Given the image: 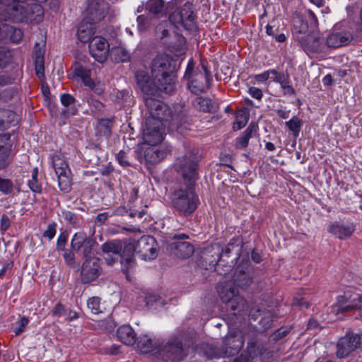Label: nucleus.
<instances>
[{"instance_id":"f257e3e1","label":"nucleus","mask_w":362,"mask_h":362,"mask_svg":"<svg viewBox=\"0 0 362 362\" xmlns=\"http://www.w3.org/2000/svg\"><path fill=\"white\" fill-rule=\"evenodd\" d=\"M150 117L146 119L144 138L151 146H156L163 139L164 128L168 124L173 130L183 134L191 124V119L182 107H178L172 114L168 106L158 100H146Z\"/></svg>"},{"instance_id":"f03ea898","label":"nucleus","mask_w":362,"mask_h":362,"mask_svg":"<svg viewBox=\"0 0 362 362\" xmlns=\"http://www.w3.org/2000/svg\"><path fill=\"white\" fill-rule=\"evenodd\" d=\"M230 252L231 250H222L221 254L217 255L218 259L211 261V263L216 266V270L220 274H222V272L220 271L221 267L225 268L223 269V272L226 274L231 269L235 263L238 262L239 264L233 276V282L238 287L246 288L252 284L253 279L248 253L247 252L246 254V258L243 257V253L238 254V257H236L238 254H235L233 257L230 258Z\"/></svg>"},{"instance_id":"7ed1b4c3","label":"nucleus","mask_w":362,"mask_h":362,"mask_svg":"<svg viewBox=\"0 0 362 362\" xmlns=\"http://www.w3.org/2000/svg\"><path fill=\"white\" fill-rule=\"evenodd\" d=\"M243 336L240 332L228 334L223 340L221 348L214 345L206 346L204 353L209 358L230 357L237 354L243 347Z\"/></svg>"},{"instance_id":"20e7f679","label":"nucleus","mask_w":362,"mask_h":362,"mask_svg":"<svg viewBox=\"0 0 362 362\" xmlns=\"http://www.w3.org/2000/svg\"><path fill=\"white\" fill-rule=\"evenodd\" d=\"M136 83L141 91L148 98V99L155 100L153 98L157 97L161 92L165 93H171L175 88L170 83H165L163 81H156L153 78H150L148 74L143 70H139L135 74Z\"/></svg>"},{"instance_id":"39448f33","label":"nucleus","mask_w":362,"mask_h":362,"mask_svg":"<svg viewBox=\"0 0 362 362\" xmlns=\"http://www.w3.org/2000/svg\"><path fill=\"white\" fill-rule=\"evenodd\" d=\"M197 150L189 146H185L183 155L177 158L175 166L181 171L185 180L192 182L197 178Z\"/></svg>"},{"instance_id":"423d86ee","label":"nucleus","mask_w":362,"mask_h":362,"mask_svg":"<svg viewBox=\"0 0 362 362\" xmlns=\"http://www.w3.org/2000/svg\"><path fill=\"white\" fill-rule=\"evenodd\" d=\"M169 20L177 28H183L191 33H194L197 30V24L193 6L189 2L185 3L180 9L173 11L170 15Z\"/></svg>"},{"instance_id":"0eeeda50","label":"nucleus","mask_w":362,"mask_h":362,"mask_svg":"<svg viewBox=\"0 0 362 362\" xmlns=\"http://www.w3.org/2000/svg\"><path fill=\"white\" fill-rule=\"evenodd\" d=\"M197 200V197L191 188L180 189L172 194L173 206L185 215L191 214L195 211Z\"/></svg>"},{"instance_id":"6e6552de","label":"nucleus","mask_w":362,"mask_h":362,"mask_svg":"<svg viewBox=\"0 0 362 362\" xmlns=\"http://www.w3.org/2000/svg\"><path fill=\"white\" fill-rule=\"evenodd\" d=\"M151 77L156 81H162L170 83L175 88V75L170 70V62L167 55L161 54L156 57L151 65Z\"/></svg>"},{"instance_id":"1a4fd4ad","label":"nucleus","mask_w":362,"mask_h":362,"mask_svg":"<svg viewBox=\"0 0 362 362\" xmlns=\"http://www.w3.org/2000/svg\"><path fill=\"white\" fill-rule=\"evenodd\" d=\"M52 166L58 178L59 189L66 193L71 190L72 185L71 172L68 164L60 154L55 153L52 158Z\"/></svg>"},{"instance_id":"9d476101","label":"nucleus","mask_w":362,"mask_h":362,"mask_svg":"<svg viewBox=\"0 0 362 362\" xmlns=\"http://www.w3.org/2000/svg\"><path fill=\"white\" fill-rule=\"evenodd\" d=\"M86 259L81 270V279L83 284H88L98 278L102 272L98 257L92 256L91 250H83Z\"/></svg>"},{"instance_id":"9b49d317","label":"nucleus","mask_w":362,"mask_h":362,"mask_svg":"<svg viewBox=\"0 0 362 362\" xmlns=\"http://www.w3.org/2000/svg\"><path fill=\"white\" fill-rule=\"evenodd\" d=\"M0 3L6 6L9 18L14 22L27 21L28 16V4L23 0H0Z\"/></svg>"},{"instance_id":"f8f14e48","label":"nucleus","mask_w":362,"mask_h":362,"mask_svg":"<svg viewBox=\"0 0 362 362\" xmlns=\"http://www.w3.org/2000/svg\"><path fill=\"white\" fill-rule=\"evenodd\" d=\"M163 360L180 361L187 355L186 350L177 337L170 339L160 350Z\"/></svg>"},{"instance_id":"ddd939ff","label":"nucleus","mask_w":362,"mask_h":362,"mask_svg":"<svg viewBox=\"0 0 362 362\" xmlns=\"http://www.w3.org/2000/svg\"><path fill=\"white\" fill-rule=\"evenodd\" d=\"M73 72L75 76L80 78L83 84L91 89L94 88V81L90 78L91 69L89 59L83 56L72 65Z\"/></svg>"},{"instance_id":"4468645a","label":"nucleus","mask_w":362,"mask_h":362,"mask_svg":"<svg viewBox=\"0 0 362 362\" xmlns=\"http://www.w3.org/2000/svg\"><path fill=\"white\" fill-rule=\"evenodd\" d=\"M89 51L97 62L103 63L109 53V43L101 36L93 37L89 42Z\"/></svg>"},{"instance_id":"2eb2a0df","label":"nucleus","mask_w":362,"mask_h":362,"mask_svg":"<svg viewBox=\"0 0 362 362\" xmlns=\"http://www.w3.org/2000/svg\"><path fill=\"white\" fill-rule=\"evenodd\" d=\"M204 72L196 74L194 77L190 78L187 86L189 90L196 95L204 93L209 88L211 74L209 70L203 66Z\"/></svg>"},{"instance_id":"dca6fc26","label":"nucleus","mask_w":362,"mask_h":362,"mask_svg":"<svg viewBox=\"0 0 362 362\" xmlns=\"http://www.w3.org/2000/svg\"><path fill=\"white\" fill-rule=\"evenodd\" d=\"M361 344V337L358 334H348L341 338L337 343V356L339 358H344L351 351L357 349Z\"/></svg>"},{"instance_id":"f3484780","label":"nucleus","mask_w":362,"mask_h":362,"mask_svg":"<svg viewBox=\"0 0 362 362\" xmlns=\"http://www.w3.org/2000/svg\"><path fill=\"white\" fill-rule=\"evenodd\" d=\"M103 258L109 265H112L118 259H120L122 265H134V260L132 250H103Z\"/></svg>"},{"instance_id":"a211bd4d","label":"nucleus","mask_w":362,"mask_h":362,"mask_svg":"<svg viewBox=\"0 0 362 362\" xmlns=\"http://www.w3.org/2000/svg\"><path fill=\"white\" fill-rule=\"evenodd\" d=\"M355 230V226L352 223L334 221L331 223L327 231L339 239L344 240L351 236Z\"/></svg>"},{"instance_id":"6ab92c4d","label":"nucleus","mask_w":362,"mask_h":362,"mask_svg":"<svg viewBox=\"0 0 362 362\" xmlns=\"http://www.w3.org/2000/svg\"><path fill=\"white\" fill-rule=\"evenodd\" d=\"M299 42L307 53L321 52L323 49L322 40L314 35H308L300 37Z\"/></svg>"},{"instance_id":"aec40b11","label":"nucleus","mask_w":362,"mask_h":362,"mask_svg":"<svg viewBox=\"0 0 362 362\" xmlns=\"http://www.w3.org/2000/svg\"><path fill=\"white\" fill-rule=\"evenodd\" d=\"M249 315L255 320L260 317L259 324L263 330H267L270 328L273 319L276 317L271 310L262 311L259 308H252L250 311Z\"/></svg>"},{"instance_id":"412c9836","label":"nucleus","mask_w":362,"mask_h":362,"mask_svg":"<svg viewBox=\"0 0 362 362\" xmlns=\"http://www.w3.org/2000/svg\"><path fill=\"white\" fill-rule=\"evenodd\" d=\"M351 40V35L347 32L332 33L327 36L326 45L331 48H337L349 44Z\"/></svg>"},{"instance_id":"4be33fe9","label":"nucleus","mask_w":362,"mask_h":362,"mask_svg":"<svg viewBox=\"0 0 362 362\" xmlns=\"http://www.w3.org/2000/svg\"><path fill=\"white\" fill-rule=\"evenodd\" d=\"M107 6L104 2L98 0H90L87 7V12L90 15V20L95 22L104 18Z\"/></svg>"},{"instance_id":"5701e85b","label":"nucleus","mask_w":362,"mask_h":362,"mask_svg":"<svg viewBox=\"0 0 362 362\" xmlns=\"http://www.w3.org/2000/svg\"><path fill=\"white\" fill-rule=\"evenodd\" d=\"M118 339L123 344L131 346L136 342V334L129 325H122L117 331Z\"/></svg>"},{"instance_id":"b1692460","label":"nucleus","mask_w":362,"mask_h":362,"mask_svg":"<svg viewBox=\"0 0 362 362\" xmlns=\"http://www.w3.org/2000/svg\"><path fill=\"white\" fill-rule=\"evenodd\" d=\"M218 292L221 300L226 304L232 298L239 296L238 289L228 283H221L218 287Z\"/></svg>"},{"instance_id":"393cba45","label":"nucleus","mask_w":362,"mask_h":362,"mask_svg":"<svg viewBox=\"0 0 362 362\" xmlns=\"http://www.w3.org/2000/svg\"><path fill=\"white\" fill-rule=\"evenodd\" d=\"M18 120L17 115L8 109L0 108V130H5L14 125Z\"/></svg>"},{"instance_id":"a878e982","label":"nucleus","mask_w":362,"mask_h":362,"mask_svg":"<svg viewBox=\"0 0 362 362\" xmlns=\"http://www.w3.org/2000/svg\"><path fill=\"white\" fill-rule=\"evenodd\" d=\"M94 34L93 24L83 20L78 28L77 35L78 40L82 42H90Z\"/></svg>"},{"instance_id":"bb28decb","label":"nucleus","mask_w":362,"mask_h":362,"mask_svg":"<svg viewBox=\"0 0 362 362\" xmlns=\"http://www.w3.org/2000/svg\"><path fill=\"white\" fill-rule=\"evenodd\" d=\"M226 308L231 315H241L247 310L246 301L240 296H236L226 303Z\"/></svg>"},{"instance_id":"cd10ccee","label":"nucleus","mask_w":362,"mask_h":362,"mask_svg":"<svg viewBox=\"0 0 362 362\" xmlns=\"http://www.w3.org/2000/svg\"><path fill=\"white\" fill-rule=\"evenodd\" d=\"M189 236L185 233L175 234L170 240V249H189L194 246L189 241H187Z\"/></svg>"},{"instance_id":"c85d7f7f","label":"nucleus","mask_w":362,"mask_h":362,"mask_svg":"<svg viewBox=\"0 0 362 362\" xmlns=\"http://www.w3.org/2000/svg\"><path fill=\"white\" fill-rule=\"evenodd\" d=\"M257 125L255 124H250L244 131L243 134L236 139V148L240 149L246 148L248 145L250 139L252 136L253 133L257 132Z\"/></svg>"},{"instance_id":"c756f323","label":"nucleus","mask_w":362,"mask_h":362,"mask_svg":"<svg viewBox=\"0 0 362 362\" xmlns=\"http://www.w3.org/2000/svg\"><path fill=\"white\" fill-rule=\"evenodd\" d=\"M10 136L8 134H0V170L6 168L8 165L9 149L6 146V144Z\"/></svg>"},{"instance_id":"7c9ffc66","label":"nucleus","mask_w":362,"mask_h":362,"mask_svg":"<svg viewBox=\"0 0 362 362\" xmlns=\"http://www.w3.org/2000/svg\"><path fill=\"white\" fill-rule=\"evenodd\" d=\"M164 156V152L156 146H151L144 152V158L149 163H156L163 159Z\"/></svg>"},{"instance_id":"2f4dec72","label":"nucleus","mask_w":362,"mask_h":362,"mask_svg":"<svg viewBox=\"0 0 362 362\" xmlns=\"http://www.w3.org/2000/svg\"><path fill=\"white\" fill-rule=\"evenodd\" d=\"M264 351L265 350L263 346L259 344L255 338L248 340L245 354L251 358L253 361L258 356L262 355Z\"/></svg>"},{"instance_id":"473e14b6","label":"nucleus","mask_w":362,"mask_h":362,"mask_svg":"<svg viewBox=\"0 0 362 362\" xmlns=\"http://www.w3.org/2000/svg\"><path fill=\"white\" fill-rule=\"evenodd\" d=\"M44 16V9L38 4H28V16L27 21L37 23L40 22Z\"/></svg>"},{"instance_id":"72a5a7b5","label":"nucleus","mask_w":362,"mask_h":362,"mask_svg":"<svg viewBox=\"0 0 362 362\" xmlns=\"http://www.w3.org/2000/svg\"><path fill=\"white\" fill-rule=\"evenodd\" d=\"M146 9L156 16H163L165 11L163 0H149L146 4Z\"/></svg>"},{"instance_id":"f704fd0d","label":"nucleus","mask_w":362,"mask_h":362,"mask_svg":"<svg viewBox=\"0 0 362 362\" xmlns=\"http://www.w3.org/2000/svg\"><path fill=\"white\" fill-rule=\"evenodd\" d=\"M310 28L307 20L301 15H296L293 18V30L296 33L305 34Z\"/></svg>"},{"instance_id":"c9c22d12","label":"nucleus","mask_w":362,"mask_h":362,"mask_svg":"<svg viewBox=\"0 0 362 362\" xmlns=\"http://www.w3.org/2000/svg\"><path fill=\"white\" fill-rule=\"evenodd\" d=\"M249 119V113L246 110L242 109L237 111L235 114V121L233 124L235 130H239L244 127Z\"/></svg>"},{"instance_id":"e433bc0d","label":"nucleus","mask_w":362,"mask_h":362,"mask_svg":"<svg viewBox=\"0 0 362 362\" xmlns=\"http://www.w3.org/2000/svg\"><path fill=\"white\" fill-rule=\"evenodd\" d=\"M194 105L197 109L205 112H210L214 110V106L209 98L198 97L194 100Z\"/></svg>"},{"instance_id":"4c0bfd02","label":"nucleus","mask_w":362,"mask_h":362,"mask_svg":"<svg viewBox=\"0 0 362 362\" xmlns=\"http://www.w3.org/2000/svg\"><path fill=\"white\" fill-rule=\"evenodd\" d=\"M111 54L116 62H124L129 59L130 54L122 47H114L111 50Z\"/></svg>"},{"instance_id":"58836bf2","label":"nucleus","mask_w":362,"mask_h":362,"mask_svg":"<svg viewBox=\"0 0 362 362\" xmlns=\"http://www.w3.org/2000/svg\"><path fill=\"white\" fill-rule=\"evenodd\" d=\"M62 214L64 219L74 228H78L80 226L81 217L78 214L66 209L62 210Z\"/></svg>"},{"instance_id":"ea45409f","label":"nucleus","mask_w":362,"mask_h":362,"mask_svg":"<svg viewBox=\"0 0 362 362\" xmlns=\"http://www.w3.org/2000/svg\"><path fill=\"white\" fill-rule=\"evenodd\" d=\"M153 346V341L148 336L144 335L139 338L137 347L141 353L146 354L151 351Z\"/></svg>"},{"instance_id":"a19ab883","label":"nucleus","mask_w":362,"mask_h":362,"mask_svg":"<svg viewBox=\"0 0 362 362\" xmlns=\"http://www.w3.org/2000/svg\"><path fill=\"white\" fill-rule=\"evenodd\" d=\"M354 309L358 310L359 313L362 315V296L354 294L351 303L342 307V311H349Z\"/></svg>"},{"instance_id":"79ce46f5","label":"nucleus","mask_w":362,"mask_h":362,"mask_svg":"<svg viewBox=\"0 0 362 362\" xmlns=\"http://www.w3.org/2000/svg\"><path fill=\"white\" fill-rule=\"evenodd\" d=\"M38 170L37 168H35L32 170L31 179L28 180V185L30 189L35 193H40L42 190L41 184L37 180Z\"/></svg>"},{"instance_id":"37998d69","label":"nucleus","mask_w":362,"mask_h":362,"mask_svg":"<svg viewBox=\"0 0 362 362\" xmlns=\"http://www.w3.org/2000/svg\"><path fill=\"white\" fill-rule=\"evenodd\" d=\"M134 257L137 255L144 261H150L154 259L158 256L157 250H132Z\"/></svg>"},{"instance_id":"c03bdc74","label":"nucleus","mask_w":362,"mask_h":362,"mask_svg":"<svg viewBox=\"0 0 362 362\" xmlns=\"http://www.w3.org/2000/svg\"><path fill=\"white\" fill-rule=\"evenodd\" d=\"M86 235L83 233H76L71 240V249H83Z\"/></svg>"},{"instance_id":"a18cd8bd","label":"nucleus","mask_w":362,"mask_h":362,"mask_svg":"<svg viewBox=\"0 0 362 362\" xmlns=\"http://www.w3.org/2000/svg\"><path fill=\"white\" fill-rule=\"evenodd\" d=\"M278 83L280 84L281 88L283 89L284 95H293L295 94V90L289 84V78L288 76L284 74Z\"/></svg>"},{"instance_id":"49530a36","label":"nucleus","mask_w":362,"mask_h":362,"mask_svg":"<svg viewBox=\"0 0 362 362\" xmlns=\"http://www.w3.org/2000/svg\"><path fill=\"white\" fill-rule=\"evenodd\" d=\"M286 125L293 132L295 137L299 135L301 128V122L298 117H293L290 120L286 122Z\"/></svg>"},{"instance_id":"de8ad7c7","label":"nucleus","mask_w":362,"mask_h":362,"mask_svg":"<svg viewBox=\"0 0 362 362\" xmlns=\"http://www.w3.org/2000/svg\"><path fill=\"white\" fill-rule=\"evenodd\" d=\"M87 306L93 314H98L102 312L100 308V299L98 297L90 298L87 301Z\"/></svg>"},{"instance_id":"09e8293b","label":"nucleus","mask_w":362,"mask_h":362,"mask_svg":"<svg viewBox=\"0 0 362 362\" xmlns=\"http://www.w3.org/2000/svg\"><path fill=\"white\" fill-rule=\"evenodd\" d=\"M7 32L11 41L14 43H18L23 37V32L21 29L9 27L7 28Z\"/></svg>"},{"instance_id":"8fccbe9b","label":"nucleus","mask_w":362,"mask_h":362,"mask_svg":"<svg viewBox=\"0 0 362 362\" xmlns=\"http://www.w3.org/2000/svg\"><path fill=\"white\" fill-rule=\"evenodd\" d=\"M354 295L351 294L349 292H344V295L337 297V303L339 304V310L342 311V307L345 306L351 302V299Z\"/></svg>"},{"instance_id":"3c124183","label":"nucleus","mask_w":362,"mask_h":362,"mask_svg":"<svg viewBox=\"0 0 362 362\" xmlns=\"http://www.w3.org/2000/svg\"><path fill=\"white\" fill-rule=\"evenodd\" d=\"M13 189V184L8 179H2L0 177V191L8 194L11 193Z\"/></svg>"},{"instance_id":"603ef678","label":"nucleus","mask_w":362,"mask_h":362,"mask_svg":"<svg viewBox=\"0 0 362 362\" xmlns=\"http://www.w3.org/2000/svg\"><path fill=\"white\" fill-rule=\"evenodd\" d=\"M57 223L53 222L48 225L47 229L43 233V236L47 238L49 240L52 239L57 231Z\"/></svg>"},{"instance_id":"864d4df0","label":"nucleus","mask_w":362,"mask_h":362,"mask_svg":"<svg viewBox=\"0 0 362 362\" xmlns=\"http://www.w3.org/2000/svg\"><path fill=\"white\" fill-rule=\"evenodd\" d=\"M28 324V319L26 318L25 317H21V320L16 322V325L14 329L16 335H18L21 333H22Z\"/></svg>"},{"instance_id":"5fc2aeb1","label":"nucleus","mask_w":362,"mask_h":362,"mask_svg":"<svg viewBox=\"0 0 362 362\" xmlns=\"http://www.w3.org/2000/svg\"><path fill=\"white\" fill-rule=\"evenodd\" d=\"M194 63L192 59H189L187 64V69L185 70L184 77L187 79H190L192 77H194V75L197 74V72H194Z\"/></svg>"},{"instance_id":"6e6d98bb","label":"nucleus","mask_w":362,"mask_h":362,"mask_svg":"<svg viewBox=\"0 0 362 362\" xmlns=\"http://www.w3.org/2000/svg\"><path fill=\"white\" fill-rule=\"evenodd\" d=\"M60 101L64 107H68L75 103V98L69 93H63L60 95Z\"/></svg>"},{"instance_id":"4d7b16f0","label":"nucleus","mask_w":362,"mask_h":362,"mask_svg":"<svg viewBox=\"0 0 362 362\" xmlns=\"http://www.w3.org/2000/svg\"><path fill=\"white\" fill-rule=\"evenodd\" d=\"M305 20L309 21V25L311 28H315L317 26V19L313 11L308 10L307 11V16Z\"/></svg>"},{"instance_id":"13d9d810","label":"nucleus","mask_w":362,"mask_h":362,"mask_svg":"<svg viewBox=\"0 0 362 362\" xmlns=\"http://www.w3.org/2000/svg\"><path fill=\"white\" fill-rule=\"evenodd\" d=\"M156 243V240L153 236L147 235V236H143L140 238L139 241V247H141L144 244H148L151 245V247L149 249H155L154 248V244Z\"/></svg>"},{"instance_id":"bf43d9fd","label":"nucleus","mask_w":362,"mask_h":362,"mask_svg":"<svg viewBox=\"0 0 362 362\" xmlns=\"http://www.w3.org/2000/svg\"><path fill=\"white\" fill-rule=\"evenodd\" d=\"M116 158H117V160H118L119 163L121 165H122L124 167H127V166L130 165V163H129V162L127 160V155H126V153L124 152L119 151L117 154Z\"/></svg>"},{"instance_id":"052dcab7","label":"nucleus","mask_w":362,"mask_h":362,"mask_svg":"<svg viewBox=\"0 0 362 362\" xmlns=\"http://www.w3.org/2000/svg\"><path fill=\"white\" fill-rule=\"evenodd\" d=\"M122 246L121 242L119 240H112L108 243H105L102 249H122Z\"/></svg>"},{"instance_id":"680f3d73","label":"nucleus","mask_w":362,"mask_h":362,"mask_svg":"<svg viewBox=\"0 0 362 362\" xmlns=\"http://www.w3.org/2000/svg\"><path fill=\"white\" fill-rule=\"evenodd\" d=\"M248 93L252 98L259 100H260L263 96L262 91L256 87H250L248 90Z\"/></svg>"},{"instance_id":"e2e57ef3","label":"nucleus","mask_w":362,"mask_h":362,"mask_svg":"<svg viewBox=\"0 0 362 362\" xmlns=\"http://www.w3.org/2000/svg\"><path fill=\"white\" fill-rule=\"evenodd\" d=\"M228 245L229 247H240L241 249H243V238L240 236L234 237L233 239H231L230 240Z\"/></svg>"},{"instance_id":"0e129e2a","label":"nucleus","mask_w":362,"mask_h":362,"mask_svg":"<svg viewBox=\"0 0 362 362\" xmlns=\"http://www.w3.org/2000/svg\"><path fill=\"white\" fill-rule=\"evenodd\" d=\"M52 315L55 316H64L66 315V310L61 303H58L53 309Z\"/></svg>"},{"instance_id":"69168bd1","label":"nucleus","mask_w":362,"mask_h":362,"mask_svg":"<svg viewBox=\"0 0 362 362\" xmlns=\"http://www.w3.org/2000/svg\"><path fill=\"white\" fill-rule=\"evenodd\" d=\"M63 256L68 264H73L74 263L75 255L73 250H65Z\"/></svg>"},{"instance_id":"338daca9","label":"nucleus","mask_w":362,"mask_h":362,"mask_svg":"<svg viewBox=\"0 0 362 362\" xmlns=\"http://www.w3.org/2000/svg\"><path fill=\"white\" fill-rule=\"evenodd\" d=\"M269 72H272L269 73V79L276 83H278L279 81L281 80V76H283L284 74L283 73L278 72L275 69H269Z\"/></svg>"},{"instance_id":"774afa93","label":"nucleus","mask_w":362,"mask_h":362,"mask_svg":"<svg viewBox=\"0 0 362 362\" xmlns=\"http://www.w3.org/2000/svg\"><path fill=\"white\" fill-rule=\"evenodd\" d=\"M293 304L294 305H298L299 306L300 308H308L310 305L309 303L305 300L303 298H295L293 299Z\"/></svg>"}]
</instances>
